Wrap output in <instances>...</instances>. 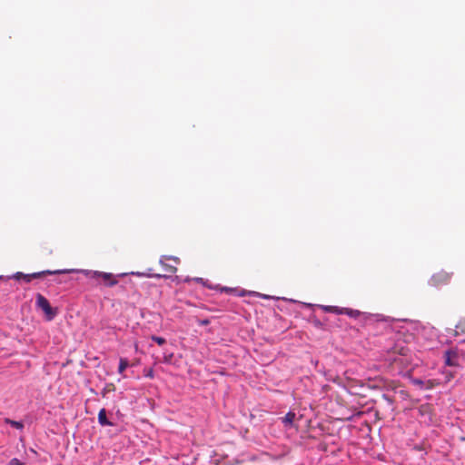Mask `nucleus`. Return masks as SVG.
<instances>
[{"label": "nucleus", "mask_w": 465, "mask_h": 465, "mask_svg": "<svg viewBox=\"0 0 465 465\" xmlns=\"http://www.w3.org/2000/svg\"><path fill=\"white\" fill-rule=\"evenodd\" d=\"M445 365L462 368L465 363V349L451 348L444 352Z\"/></svg>", "instance_id": "f257e3e1"}, {"label": "nucleus", "mask_w": 465, "mask_h": 465, "mask_svg": "<svg viewBox=\"0 0 465 465\" xmlns=\"http://www.w3.org/2000/svg\"><path fill=\"white\" fill-rule=\"evenodd\" d=\"M86 277L91 279H100L104 286L113 287L118 283V277L120 275H114L112 272H105L100 271H84ZM121 276H124L122 274Z\"/></svg>", "instance_id": "f03ea898"}, {"label": "nucleus", "mask_w": 465, "mask_h": 465, "mask_svg": "<svg viewBox=\"0 0 465 465\" xmlns=\"http://www.w3.org/2000/svg\"><path fill=\"white\" fill-rule=\"evenodd\" d=\"M36 306L45 312L47 321H52L55 317L56 311L52 308L48 300L41 293L36 294Z\"/></svg>", "instance_id": "7ed1b4c3"}, {"label": "nucleus", "mask_w": 465, "mask_h": 465, "mask_svg": "<svg viewBox=\"0 0 465 465\" xmlns=\"http://www.w3.org/2000/svg\"><path fill=\"white\" fill-rule=\"evenodd\" d=\"M452 275H453L452 272H448L444 270H441L440 272H435L431 276L430 282L431 285H433L435 287L446 285L450 282Z\"/></svg>", "instance_id": "20e7f679"}, {"label": "nucleus", "mask_w": 465, "mask_h": 465, "mask_svg": "<svg viewBox=\"0 0 465 465\" xmlns=\"http://www.w3.org/2000/svg\"><path fill=\"white\" fill-rule=\"evenodd\" d=\"M180 263V260L177 257L164 256L160 260L163 272L167 274H173L177 272V265Z\"/></svg>", "instance_id": "39448f33"}, {"label": "nucleus", "mask_w": 465, "mask_h": 465, "mask_svg": "<svg viewBox=\"0 0 465 465\" xmlns=\"http://www.w3.org/2000/svg\"><path fill=\"white\" fill-rule=\"evenodd\" d=\"M72 272H74V270H56V271L46 270V271L31 273V277H33V279H39L47 274L52 275V274H60V273H69Z\"/></svg>", "instance_id": "423d86ee"}, {"label": "nucleus", "mask_w": 465, "mask_h": 465, "mask_svg": "<svg viewBox=\"0 0 465 465\" xmlns=\"http://www.w3.org/2000/svg\"><path fill=\"white\" fill-rule=\"evenodd\" d=\"M98 422L101 426H113L114 423L107 419L106 410L101 409L98 413Z\"/></svg>", "instance_id": "0eeeda50"}, {"label": "nucleus", "mask_w": 465, "mask_h": 465, "mask_svg": "<svg viewBox=\"0 0 465 465\" xmlns=\"http://www.w3.org/2000/svg\"><path fill=\"white\" fill-rule=\"evenodd\" d=\"M455 335L464 334L465 333V316L461 317L457 324L455 325L454 330Z\"/></svg>", "instance_id": "6e6552de"}, {"label": "nucleus", "mask_w": 465, "mask_h": 465, "mask_svg": "<svg viewBox=\"0 0 465 465\" xmlns=\"http://www.w3.org/2000/svg\"><path fill=\"white\" fill-rule=\"evenodd\" d=\"M295 413L292 411H289L283 418H282V421L285 426H292L293 421L295 420Z\"/></svg>", "instance_id": "1a4fd4ad"}, {"label": "nucleus", "mask_w": 465, "mask_h": 465, "mask_svg": "<svg viewBox=\"0 0 465 465\" xmlns=\"http://www.w3.org/2000/svg\"><path fill=\"white\" fill-rule=\"evenodd\" d=\"M129 361L126 358H120L118 373L123 375L124 371L126 370L127 367H129Z\"/></svg>", "instance_id": "9d476101"}, {"label": "nucleus", "mask_w": 465, "mask_h": 465, "mask_svg": "<svg viewBox=\"0 0 465 465\" xmlns=\"http://www.w3.org/2000/svg\"><path fill=\"white\" fill-rule=\"evenodd\" d=\"M322 310L326 312H331L335 314H342V309L337 306H322Z\"/></svg>", "instance_id": "9b49d317"}, {"label": "nucleus", "mask_w": 465, "mask_h": 465, "mask_svg": "<svg viewBox=\"0 0 465 465\" xmlns=\"http://www.w3.org/2000/svg\"><path fill=\"white\" fill-rule=\"evenodd\" d=\"M342 314H346L351 318H357L361 315V312L358 310H352L349 308L342 309Z\"/></svg>", "instance_id": "f8f14e48"}, {"label": "nucleus", "mask_w": 465, "mask_h": 465, "mask_svg": "<svg viewBox=\"0 0 465 465\" xmlns=\"http://www.w3.org/2000/svg\"><path fill=\"white\" fill-rule=\"evenodd\" d=\"M5 422L10 424L11 426L15 427V429L22 430L24 428V425L20 421L12 420L10 419H6Z\"/></svg>", "instance_id": "ddd939ff"}, {"label": "nucleus", "mask_w": 465, "mask_h": 465, "mask_svg": "<svg viewBox=\"0 0 465 465\" xmlns=\"http://www.w3.org/2000/svg\"><path fill=\"white\" fill-rule=\"evenodd\" d=\"M151 339H152L153 341H154L158 345H163V344H165V342H166V341H165V339H164V338H163V337H159V336H155V335H153V336L151 337Z\"/></svg>", "instance_id": "4468645a"}, {"label": "nucleus", "mask_w": 465, "mask_h": 465, "mask_svg": "<svg viewBox=\"0 0 465 465\" xmlns=\"http://www.w3.org/2000/svg\"><path fill=\"white\" fill-rule=\"evenodd\" d=\"M10 465H24L23 462H21L18 459L14 458L9 462Z\"/></svg>", "instance_id": "2eb2a0df"}, {"label": "nucleus", "mask_w": 465, "mask_h": 465, "mask_svg": "<svg viewBox=\"0 0 465 465\" xmlns=\"http://www.w3.org/2000/svg\"><path fill=\"white\" fill-rule=\"evenodd\" d=\"M173 356V353H170L168 355H164L163 356V361L166 362V363L171 362Z\"/></svg>", "instance_id": "dca6fc26"}, {"label": "nucleus", "mask_w": 465, "mask_h": 465, "mask_svg": "<svg viewBox=\"0 0 465 465\" xmlns=\"http://www.w3.org/2000/svg\"><path fill=\"white\" fill-rule=\"evenodd\" d=\"M144 375H145V377H148V378H150V379H153V376H154V375H153V369H149L148 371H146V372H145V374H144Z\"/></svg>", "instance_id": "f3484780"}, {"label": "nucleus", "mask_w": 465, "mask_h": 465, "mask_svg": "<svg viewBox=\"0 0 465 465\" xmlns=\"http://www.w3.org/2000/svg\"><path fill=\"white\" fill-rule=\"evenodd\" d=\"M147 276L149 277H154V278H162V277H165L166 275L165 274H160V273H149L147 274Z\"/></svg>", "instance_id": "a211bd4d"}, {"label": "nucleus", "mask_w": 465, "mask_h": 465, "mask_svg": "<svg viewBox=\"0 0 465 465\" xmlns=\"http://www.w3.org/2000/svg\"><path fill=\"white\" fill-rule=\"evenodd\" d=\"M23 280H25L26 282H30L33 280V277H31V273L30 274L24 273Z\"/></svg>", "instance_id": "6ab92c4d"}, {"label": "nucleus", "mask_w": 465, "mask_h": 465, "mask_svg": "<svg viewBox=\"0 0 465 465\" xmlns=\"http://www.w3.org/2000/svg\"><path fill=\"white\" fill-rule=\"evenodd\" d=\"M23 276H24V273L23 272H16L15 275H14V278L16 279V280H20V279H23Z\"/></svg>", "instance_id": "aec40b11"}, {"label": "nucleus", "mask_w": 465, "mask_h": 465, "mask_svg": "<svg viewBox=\"0 0 465 465\" xmlns=\"http://www.w3.org/2000/svg\"><path fill=\"white\" fill-rule=\"evenodd\" d=\"M453 377H454V374L452 372L450 371V372L446 373V379L448 381H450Z\"/></svg>", "instance_id": "412c9836"}, {"label": "nucleus", "mask_w": 465, "mask_h": 465, "mask_svg": "<svg viewBox=\"0 0 465 465\" xmlns=\"http://www.w3.org/2000/svg\"><path fill=\"white\" fill-rule=\"evenodd\" d=\"M210 323V321L208 319H205V320H202L200 322V324L201 325H208Z\"/></svg>", "instance_id": "4be33fe9"}, {"label": "nucleus", "mask_w": 465, "mask_h": 465, "mask_svg": "<svg viewBox=\"0 0 465 465\" xmlns=\"http://www.w3.org/2000/svg\"><path fill=\"white\" fill-rule=\"evenodd\" d=\"M414 383H415V384L421 385V384H423V381H420V380H415V381H414Z\"/></svg>", "instance_id": "5701e85b"}, {"label": "nucleus", "mask_w": 465, "mask_h": 465, "mask_svg": "<svg viewBox=\"0 0 465 465\" xmlns=\"http://www.w3.org/2000/svg\"><path fill=\"white\" fill-rule=\"evenodd\" d=\"M428 388H431L432 387V381H428Z\"/></svg>", "instance_id": "b1692460"}, {"label": "nucleus", "mask_w": 465, "mask_h": 465, "mask_svg": "<svg viewBox=\"0 0 465 465\" xmlns=\"http://www.w3.org/2000/svg\"><path fill=\"white\" fill-rule=\"evenodd\" d=\"M133 274H134V272H133ZM135 274L138 275V276L144 275L143 273H141V272H135Z\"/></svg>", "instance_id": "393cba45"}, {"label": "nucleus", "mask_w": 465, "mask_h": 465, "mask_svg": "<svg viewBox=\"0 0 465 465\" xmlns=\"http://www.w3.org/2000/svg\"><path fill=\"white\" fill-rule=\"evenodd\" d=\"M461 349H465V346H464V347H462Z\"/></svg>", "instance_id": "a878e982"}]
</instances>
